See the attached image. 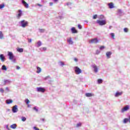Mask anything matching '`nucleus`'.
Here are the masks:
<instances>
[{"label":"nucleus","instance_id":"603ef678","mask_svg":"<svg viewBox=\"0 0 130 130\" xmlns=\"http://www.w3.org/2000/svg\"><path fill=\"white\" fill-rule=\"evenodd\" d=\"M41 120H42V121H44V118L41 119Z\"/></svg>","mask_w":130,"mask_h":130},{"label":"nucleus","instance_id":"9b49d317","mask_svg":"<svg viewBox=\"0 0 130 130\" xmlns=\"http://www.w3.org/2000/svg\"><path fill=\"white\" fill-rule=\"evenodd\" d=\"M106 54L108 58H110L111 54H112V53H111V52H107Z\"/></svg>","mask_w":130,"mask_h":130},{"label":"nucleus","instance_id":"a211bd4d","mask_svg":"<svg viewBox=\"0 0 130 130\" xmlns=\"http://www.w3.org/2000/svg\"><path fill=\"white\" fill-rule=\"evenodd\" d=\"M10 127L13 129H15V128H17V124H13L10 126Z\"/></svg>","mask_w":130,"mask_h":130},{"label":"nucleus","instance_id":"6ab92c4d","mask_svg":"<svg viewBox=\"0 0 130 130\" xmlns=\"http://www.w3.org/2000/svg\"><path fill=\"white\" fill-rule=\"evenodd\" d=\"M13 102V101L12 100H6L7 104H11V103H12Z\"/></svg>","mask_w":130,"mask_h":130},{"label":"nucleus","instance_id":"1a4fd4ad","mask_svg":"<svg viewBox=\"0 0 130 130\" xmlns=\"http://www.w3.org/2000/svg\"><path fill=\"white\" fill-rule=\"evenodd\" d=\"M91 43H98V39L94 38L90 40Z\"/></svg>","mask_w":130,"mask_h":130},{"label":"nucleus","instance_id":"423d86ee","mask_svg":"<svg viewBox=\"0 0 130 130\" xmlns=\"http://www.w3.org/2000/svg\"><path fill=\"white\" fill-rule=\"evenodd\" d=\"M129 109V106L126 105L125 107L121 109V112H124L125 111H127Z\"/></svg>","mask_w":130,"mask_h":130},{"label":"nucleus","instance_id":"864d4df0","mask_svg":"<svg viewBox=\"0 0 130 130\" xmlns=\"http://www.w3.org/2000/svg\"><path fill=\"white\" fill-rule=\"evenodd\" d=\"M58 0H54V2H57Z\"/></svg>","mask_w":130,"mask_h":130},{"label":"nucleus","instance_id":"c03bdc74","mask_svg":"<svg viewBox=\"0 0 130 130\" xmlns=\"http://www.w3.org/2000/svg\"><path fill=\"white\" fill-rule=\"evenodd\" d=\"M45 30L44 29H40V32H44Z\"/></svg>","mask_w":130,"mask_h":130},{"label":"nucleus","instance_id":"58836bf2","mask_svg":"<svg viewBox=\"0 0 130 130\" xmlns=\"http://www.w3.org/2000/svg\"><path fill=\"white\" fill-rule=\"evenodd\" d=\"M0 91L1 92H2V93H4V92L5 91L3 88H1Z\"/></svg>","mask_w":130,"mask_h":130},{"label":"nucleus","instance_id":"a878e982","mask_svg":"<svg viewBox=\"0 0 130 130\" xmlns=\"http://www.w3.org/2000/svg\"><path fill=\"white\" fill-rule=\"evenodd\" d=\"M2 69L3 71H7V67H6V66H5V65H3V66H2Z\"/></svg>","mask_w":130,"mask_h":130},{"label":"nucleus","instance_id":"4be33fe9","mask_svg":"<svg viewBox=\"0 0 130 130\" xmlns=\"http://www.w3.org/2000/svg\"><path fill=\"white\" fill-rule=\"evenodd\" d=\"M25 102H26V104H27L28 107H29V103H30V101L29 100H28V99H26L25 100Z\"/></svg>","mask_w":130,"mask_h":130},{"label":"nucleus","instance_id":"ddd939ff","mask_svg":"<svg viewBox=\"0 0 130 130\" xmlns=\"http://www.w3.org/2000/svg\"><path fill=\"white\" fill-rule=\"evenodd\" d=\"M18 13H19L17 15V18L19 19L21 16H22V11H21V10H18Z\"/></svg>","mask_w":130,"mask_h":130},{"label":"nucleus","instance_id":"09e8293b","mask_svg":"<svg viewBox=\"0 0 130 130\" xmlns=\"http://www.w3.org/2000/svg\"><path fill=\"white\" fill-rule=\"evenodd\" d=\"M37 6H39V7H42V5L40 4H38Z\"/></svg>","mask_w":130,"mask_h":130},{"label":"nucleus","instance_id":"b1692460","mask_svg":"<svg viewBox=\"0 0 130 130\" xmlns=\"http://www.w3.org/2000/svg\"><path fill=\"white\" fill-rule=\"evenodd\" d=\"M17 51H18V52H23V51H24V49L23 48H18Z\"/></svg>","mask_w":130,"mask_h":130},{"label":"nucleus","instance_id":"2eb2a0df","mask_svg":"<svg viewBox=\"0 0 130 130\" xmlns=\"http://www.w3.org/2000/svg\"><path fill=\"white\" fill-rule=\"evenodd\" d=\"M71 30H72V33H73V34L78 33V31L76 30V29L75 27H72Z\"/></svg>","mask_w":130,"mask_h":130},{"label":"nucleus","instance_id":"f704fd0d","mask_svg":"<svg viewBox=\"0 0 130 130\" xmlns=\"http://www.w3.org/2000/svg\"><path fill=\"white\" fill-rule=\"evenodd\" d=\"M41 45V42H40V41H39L38 42V47H40V46Z\"/></svg>","mask_w":130,"mask_h":130},{"label":"nucleus","instance_id":"aec40b11","mask_svg":"<svg viewBox=\"0 0 130 130\" xmlns=\"http://www.w3.org/2000/svg\"><path fill=\"white\" fill-rule=\"evenodd\" d=\"M37 74H40V73H41V71H42L41 68H40V67H37Z\"/></svg>","mask_w":130,"mask_h":130},{"label":"nucleus","instance_id":"a19ab883","mask_svg":"<svg viewBox=\"0 0 130 130\" xmlns=\"http://www.w3.org/2000/svg\"><path fill=\"white\" fill-rule=\"evenodd\" d=\"M48 78H50V76H47V77L45 78V80L48 79Z\"/></svg>","mask_w":130,"mask_h":130},{"label":"nucleus","instance_id":"f03ea898","mask_svg":"<svg viewBox=\"0 0 130 130\" xmlns=\"http://www.w3.org/2000/svg\"><path fill=\"white\" fill-rule=\"evenodd\" d=\"M8 55L9 56V59H10V60H13V61L15 62V61H16V58H15V56H14L13 52L8 51Z\"/></svg>","mask_w":130,"mask_h":130},{"label":"nucleus","instance_id":"7c9ffc66","mask_svg":"<svg viewBox=\"0 0 130 130\" xmlns=\"http://www.w3.org/2000/svg\"><path fill=\"white\" fill-rule=\"evenodd\" d=\"M26 118L25 117H21V120L22 121H26Z\"/></svg>","mask_w":130,"mask_h":130},{"label":"nucleus","instance_id":"f3484780","mask_svg":"<svg viewBox=\"0 0 130 130\" xmlns=\"http://www.w3.org/2000/svg\"><path fill=\"white\" fill-rule=\"evenodd\" d=\"M68 42L69 43V44H73V41L72 40V38H70L67 40Z\"/></svg>","mask_w":130,"mask_h":130},{"label":"nucleus","instance_id":"bb28decb","mask_svg":"<svg viewBox=\"0 0 130 130\" xmlns=\"http://www.w3.org/2000/svg\"><path fill=\"white\" fill-rule=\"evenodd\" d=\"M102 82H103V80H102V79H99L98 80V82L99 84H102Z\"/></svg>","mask_w":130,"mask_h":130},{"label":"nucleus","instance_id":"3c124183","mask_svg":"<svg viewBox=\"0 0 130 130\" xmlns=\"http://www.w3.org/2000/svg\"><path fill=\"white\" fill-rule=\"evenodd\" d=\"M128 121L130 122V116H129Z\"/></svg>","mask_w":130,"mask_h":130},{"label":"nucleus","instance_id":"e433bc0d","mask_svg":"<svg viewBox=\"0 0 130 130\" xmlns=\"http://www.w3.org/2000/svg\"><path fill=\"white\" fill-rule=\"evenodd\" d=\"M27 41H28V43H31V42H32V40H31L30 39H27Z\"/></svg>","mask_w":130,"mask_h":130},{"label":"nucleus","instance_id":"393cba45","mask_svg":"<svg viewBox=\"0 0 130 130\" xmlns=\"http://www.w3.org/2000/svg\"><path fill=\"white\" fill-rule=\"evenodd\" d=\"M4 38V35L3 34V32L0 31V39H3Z\"/></svg>","mask_w":130,"mask_h":130},{"label":"nucleus","instance_id":"8fccbe9b","mask_svg":"<svg viewBox=\"0 0 130 130\" xmlns=\"http://www.w3.org/2000/svg\"><path fill=\"white\" fill-rule=\"evenodd\" d=\"M6 90H7V91H9V88L8 87H6Z\"/></svg>","mask_w":130,"mask_h":130},{"label":"nucleus","instance_id":"0eeeda50","mask_svg":"<svg viewBox=\"0 0 130 130\" xmlns=\"http://www.w3.org/2000/svg\"><path fill=\"white\" fill-rule=\"evenodd\" d=\"M38 92H42V93H44L45 91V89L42 87H38L37 88Z\"/></svg>","mask_w":130,"mask_h":130},{"label":"nucleus","instance_id":"f257e3e1","mask_svg":"<svg viewBox=\"0 0 130 130\" xmlns=\"http://www.w3.org/2000/svg\"><path fill=\"white\" fill-rule=\"evenodd\" d=\"M101 18L100 20H97L96 21V24H98L100 26H104V25H106V20H102V19H104V16L103 15H100Z\"/></svg>","mask_w":130,"mask_h":130},{"label":"nucleus","instance_id":"4c0bfd02","mask_svg":"<svg viewBox=\"0 0 130 130\" xmlns=\"http://www.w3.org/2000/svg\"><path fill=\"white\" fill-rule=\"evenodd\" d=\"M33 109H34V110H36V111L37 112H38V109L37 108H36V107H34Z\"/></svg>","mask_w":130,"mask_h":130},{"label":"nucleus","instance_id":"f8f14e48","mask_svg":"<svg viewBox=\"0 0 130 130\" xmlns=\"http://www.w3.org/2000/svg\"><path fill=\"white\" fill-rule=\"evenodd\" d=\"M109 9H113L114 8V5L113 3H110L108 4Z\"/></svg>","mask_w":130,"mask_h":130},{"label":"nucleus","instance_id":"2f4dec72","mask_svg":"<svg viewBox=\"0 0 130 130\" xmlns=\"http://www.w3.org/2000/svg\"><path fill=\"white\" fill-rule=\"evenodd\" d=\"M5 8V4L0 5V9H4Z\"/></svg>","mask_w":130,"mask_h":130},{"label":"nucleus","instance_id":"412c9836","mask_svg":"<svg viewBox=\"0 0 130 130\" xmlns=\"http://www.w3.org/2000/svg\"><path fill=\"white\" fill-rule=\"evenodd\" d=\"M93 68L94 70L95 73H97L98 72V68H97V66H93Z\"/></svg>","mask_w":130,"mask_h":130},{"label":"nucleus","instance_id":"de8ad7c7","mask_svg":"<svg viewBox=\"0 0 130 130\" xmlns=\"http://www.w3.org/2000/svg\"><path fill=\"white\" fill-rule=\"evenodd\" d=\"M20 67H19V66H17V70H20Z\"/></svg>","mask_w":130,"mask_h":130},{"label":"nucleus","instance_id":"cd10ccee","mask_svg":"<svg viewBox=\"0 0 130 130\" xmlns=\"http://www.w3.org/2000/svg\"><path fill=\"white\" fill-rule=\"evenodd\" d=\"M128 122V118H125L123 120V123H126V122Z\"/></svg>","mask_w":130,"mask_h":130},{"label":"nucleus","instance_id":"c85d7f7f","mask_svg":"<svg viewBox=\"0 0 130 130\" xmlns=\"http://www.w3.org/2000/svg\"><path fill=\"white\" fill-rule=\"evenodd\" d=\"M98 17V15H97V14L94 15L93 16V20L97 19Z\"/></svg>","mask_w":130,"mask_h":130},{"label":"nucleus","instance_id":"7ed1b4c3","mask_svg":"<svg viewBox=\"0 0 130 130\" xmlns=\"http://www.w3.org/2000/svg\"><path fill=\"white\" fill-rule=\"evenodd\" d=\"M20 23H21V27H22L23 28H25V27H27V26H28V24H29L28 21H26L25 20H22L20 22Z\"/></svg>","mask_w":130,"mask_h":130},{"label":"nucleus","instance_id":"37998d69","mask_svg":"<svg viewBox=\"0 0 130 130\" xmlns=\"http://www.w3.org/2000/svg\"><path fill=\"white\" fill-rule=\"evenodd\" d=\"M6 128L8 130H10V128H9V125L6 126Z\"/></svg>","mask_w":130,"mask_h":130},{"label":"nucleus","instance_id":"20e7f679","mask_svg":"<svg viewBox=\"0 0 130 130\" xmlns=\"http://www.w3.org/2000/svg\"><path fill=\"white\" fill-rule=\"evenodd\" d=\"M75 72L76 75H80V74L82 73V70H81L78 67H75Z\"/></svg>","mask_w":130,"mask_h":130},{"label":"nucleus","instance_id":"49530a36","mask_svg":"<svg viewBox=\"0 0 130 130\" xmlns=\"http://www.w3.org/2000/svg\"><path fill=\"white\" fill-rule=\"evenodd\" d=\"M43 50L44 51L46 50V47H43Z\"/></svg>","mask_w":130,"mask_h":130},{"label":"nucleus","instance_id":"c9c22d12","mask_svg":"<svg viewBox=\"0 0 130 130\" xmlns=\"http://www.w3.org/2000/svg\"><path fill=\"white\" fill-rule=\"evenodd\" d=\"M60 62V66H62V67L63 66H64V63H63V62L60 61V62Z\"/></svg>","mask_w":130,"mask_h":130},{"label":"nucleus","instance_id":"6e6552de","mask_svg":"<svg viewBox=\"0 0 130 130\" xmlns=\"http://www.w3.org/2000/svg\"><path fill=\"white\" fill-rule=\"evenodd\" d=\"M22 4H23V6L25 8H26V9H28V8H29V4H28L27 2H25V1H24V0L22 1Z\"/></svg>","mask_w":130,"mask_h":130},{"label":"nucleus","instance_id":"a18cd8bd","mask_svg":"<svg viewBox=\"0 0 130 130\" xmlns=\"http://www.w3.org/2000/svg\"><path fill=\"white\" fill-rule=\"evenodd\" d=\"M53 5V3L52 2L50 3V6H52Z\"/></svg>","mask_w":130,"mask_h":130},{"label":"nucleus","instance_id":"473e14b6","mask_svg":"<svg viewBox=\"0 0 130 130\" xmlns=\"http://www.w3.org/2000/svg\"><path fill=\"white\" fill-rule=\"evenodd\" d=\"M104 48H105V47L104 46H101L100 47V49L101 50H102V49H104Z\"/></svg>","mask_w":130,"mask_h":130},{"label":"nucleus","instance_id":"4468645a","mask_svg":"<svg viewBox=\"0 0 130 130\" xmlns=\"http://www.w3.org/2000/svg\"><path fill=\"white\" fill-rule=\"evenodd\" d=\"M122 94V92H117L115 94V97H118V96H120Z\"/></svg>","mask_w":130,"mask_h":130},{"label":"nucleus","instance_id":"79ce46f5","mask_svg":"<svg viewBox=\"0 0 130 130\" xmlns=\"http://www.w3.org/2000/svg\"><path fill=\"white\" fill-rule=\"evenodd\" d=\"M74 60H75V61L77 62V61H78V59L77 58H75Z\"/></svg>","mask_w":130,"mask_h":130},{"label":"nucleus","instance_id":"c756f323","mask_svg":"<svg viewBox=\"0 0 130 130\" xmlns=\"http://www.w3.org/2000/svg\"><path fill=\"white\" fill-rule=\"evenodd\" d=\"M124 31L125 32V33H127V32H128V28H126V27H125L124 28Z\"/></svg>","mask_w":130,"mask_h":130},{"label":"nucleus","instance_id":"9d476101","mask_svg":"<svg viewBox=\"0 0 130 130\" xmlns=\"http://www.w3.org/2000/svg\"><path fill=\"white\" fill-rule=\"evenodd\" d=\"M0 59L3 62H4V61H5V60H6V58L5 57V56H4V54L0 55Z\"/></svg>","mask_w":130,"mask_h":130},{"label":"nucleus","instance_id":"39448f33","mask_svg":"<svg viewBox=\"0 0 130 130\" xmlns=\"http://www.w3.org/2000/svg\"><path fill=\"white\" fill-rule=\"evenodd\" d=\"M18 106L15 105L13 107L12 112H13V113H16V112H18Z\"/></svg>","mask_w":130,"mask_h":130},{"label":"nucleus","instance_id":"ea45409f","mask_svg":"<svg viewBox=\"0 0 130 130\" xmlns=\"http://www.w3.org/2000/svg\"><path fill=\"white\" fill-rule=\"evenodd\" d=\"M79 29H82V25L81 24L78 25Z\"/></svg>","mask_w":130,"mask_h":130},{"label":"nucleus","instance_id":"72a5a7b5","mask_svg":"<svg viewBox=\"0 0 130 130\" xmlns=\"http://www.w3.org/2000/svg\"><path fill=\"white\" fill-rule=\"evenodd\" d=\"M81 125H82V123H79L77 124L76 126H77V127H79L81 126Z\"/></svg>","mask_w":130,"mask_h":130},{"label":"nucleus","instance_id":"dca6fc26","mask_svg":"<svg viewBox=\"0 0 130 130\" xmlns=\"http://www.w3.org/2000/svg\"><path fill=\"white\" fill-rule=\"evenodd\" d=\"M85 96L86 97H92V96H94V94L90 93H87L85 94Z\"/></svg>","mask_w":130,"mask_h":130},{"label":"nucleus","instance_id":"5701e85b","mask_svg":"<svg viewBox=\"0 0 130 130\" xmlns=\"http://www.w3.org/2000/svg\"><path fill=\"white\" fill-rule=\"evenodd\" d=\"M110 35H111L112 39H115V35L114 33L112 32L110 34Z\"/></svg>","mask_w":130,"mask_h":130}]
</instances>
